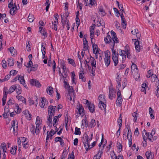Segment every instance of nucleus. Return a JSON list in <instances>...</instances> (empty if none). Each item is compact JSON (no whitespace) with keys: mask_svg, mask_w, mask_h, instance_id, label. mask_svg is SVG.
Wrapping results in <instances>:
<instances>
[{"mask_svg":"<svg viewBox=\"0 0 159 159\" xmlns=\"http://www.w3.org/2000/svg\"><path fill=\"white\" fill-rule=\"evenodd\" d=\"M56 107L50 105L48 107V125L49 126L51 124L52 126V117L54 115L55 111L56 110Z\"/></svg>","mask_w":159,"mask_h":159,"instance_id":"obj_2","label":"nucleus"},{"mask_svg":"<svg viewBox=\"0 0 159 159\" xmlns=\"http://www.w3.org/2000/svg\"><path fill=\"white\" fill-rule=\"evenodd\" d=\"M67 88H68V94H73V92H74V90L72 86H69V87Z\"/></svg>","mask_w":159,"mask_h":159,"instance_id":"obj_35","label":"nucleus"},{"mask_svg":"<svg viewBox=\"0 0 159 159\" xmlns=\"http://www.w3.org/2000/svg\"><path fill=\"white\" fill-rule=\"evenodd\" d=\"M96 125L95 120L93 119H92L90 122V123L89 125V127L91 128L94 127Z\"/></svg>","mask_w":159,"mask_h":159,"instance_id":"obj_41","label":"nucleus"},{"mask_svg":"<svg viewBox=\"0 0 159 159\" xmlns=\"http://www.w3.org/2000/svg\"><path fill=\"white\" fill-rule=\"evenodd\" d=\"M113 9L115 14V15L118 17H119L120 16V13L118 9L116 8H113Z\"/></svg>","mask_w":159,"mask_h":159,"instance_id":"obj_53","label":"nucleus"},{"mask_svg":"<svg viewBox=\"0 0 159 159\" xmlns=\"http://www.w3.org/2000/svg\"><path fill=\"white\" fill-rule=\"evenodd\" d=\"M2 66L3 67V68L4 69H5L7 67V64H6V61L4 60H2Z\"/></svg>","mask_w":159,"mask_h":159,"instance_id":"obj_61","label":"nucleus"},{"mask_svg":"<svg viewBox=\"0 0 159 159\" xmlns=\"http://www.w3.org/2000/svg\"><path fill=\"white\" fill-rule=\"evenodd\" d=\"M153 52L156 55L158 56L159 54V49L157 47H154L153 50Z\"/></svg>","mask_w":159,"mask_h":159,"instance_id":"obj_40","label":"nucleus"},{"mask_svg":"<svg viewBox=\"0 0 159 159\" xmlns=\"http://www.w3.org/2000/svg\"><path fill=\"white\" fill-rule=\"evenodd\" d=\"M83 48L84 50H87L89 47L88 43L86 38L83 39Z\"/></svg>","mask_w":159,"mask_h":159,"instance_id":"obj_16","label":"nucleus"},{"mask_svg":"<svg viewBox=\"0 0 159 159\" xmlns=\"http://www.w3.org/2000/svg\"><path fill=\"white\" fill-rule=\"evenodd\" d=\"M41 124H36V126L35 129V133L36 134H38L39 132V129H41V126L40 125Z\"/></svg>","mask_w":159,"mask_h":159,"instance_id":"obj_30","label":"nucleus"},{"mask_svg":"<svg viewBox=\"0 0 159 159\" xmlns=\"http://www.w3.org/2000/svg\"><path fill=\"white\" fill-rule=\"evenodd\" d=\"M68 16V15H67L65 18H64L63 17H62V16H61V21L63 26L65 25L66 24H68L69 23V21L67 20V18Z\"/></svg>","mask_w":159,"mask_h":159,"instance_id":"obj_12","label":"nucleus"},{"mask_svg":"<svg viewBox=\"0 0 159 159\" xmlns=\"http://www.w3.org/2000/svg\"><path fill=\"white\" fill-rule=\"evenodd\" d=\"M115 96V92L113 89L109 88V98L111 100L113 99V98Z\"/></svg>","mask_w":159,"mask_h":159,"instance_id":"obj_11","label":"nucleus"},{"mask_svg":"<svg viewBox=\"0 0 159 159\" xmlns=\"http://www.w3.org/2000/svg\"><path fill=\"white\" fill-rule=\"evenodd\" d=\"M104 41L106 44L111 43V36L108 34V33L107 34V36L104 38Z\"/></svg>","mask_w":159,"mask_h":159,"instance_id":"obj_13","label":"nucleus"},{"mask_svg":"<svg viewBox=\"0 0 159 159\" xmlns=\"http://www.w3.org/2000/svg\"><path fill=\"white\" fill-rule=\"evenodd\" d=\"M101 157V155L99 153H97L94 157L93 159H100Z\"/></svg>","mask_w":159,"mask_h":159,"instance_id":"obj_64","label":"nucleus"},{"mask_svg":"<svg viewBox=\"0 0 159 159\" xmlns=\"http://www.w3.org/2000/svg\"><path fill=\"white\" fill-rule=\"evenodd\" d=\"M80 129L75 127L74 134L75 135H80L81 134V132L80 131Z\"/></svg>","mask_w":159,"mask_h":159,"instance_id":"obj_48","label":"nucleus"},{"mask_svg":"<svg viewBox=\"0 0 159 159\" xmlns=\"http://www.w3.org/2000/svg\"><path fill=\"white\" fill-rule=\"evenodd\" d=\"M61 65L62 68L63 69V71L64 72H65L66 69V66L65 63L64 61L62 60L61 61Z\"/></svg>","mask_w":159,"mask_h":159,"instance_id":"obj_31","label":"nucleus"},{"mask_svg":"<svg viewBox=\"0 0 159 159\" xmlns=\"http://www.w3.org/2000/svg\"><path fill=\"white\" fill-rule=\"evenodd\" d=\"M151 80L152 82L156 81L157 84L156 85H159V80L156 75L152 74L151 75Z\"/></svg>","mask_w":159,"mask_h":159,"instance_id":"obj_10","label":"nucleus"},{"mask_svg":"<svg viewBox=\"0 0 159 159\" xmlns=\"http://www.w3.org/2000/svg\"><path fill=\"white\" fill-rule=\"evenodd\" d=\"M30 83L32 85L35 86L36 87L39 88L41 86L39 82L35 79L31 80L30 81Z\"/></svg>","mask_w":159,"mask_h":159,"instance_id":"obj_8","label":"nucleus"},{"mask_svg":"<svg viewBox=\"0 0 159 159\" xmlns=\"http://www.w3.org/2000/svg\"><path fill=\"white\" fill-rule=\"evenodd\" d=\"M119 54L122 56H124L125 55V51H124V50L119 49Z\"/></svg>","mask_w":159,"mask_h":159,"instance_id":"obj_60","label":"nucleus"},{"mask_svg":"<svg viewBox=\"0 0 159 159\" xmlns=\"http://www.w3.org/2000/svg\"><path fill=\"white\" fill-rule=\"evenodd\" d=\"M25 115V117L27 119L29 120H30L31 119V115L30 113H29V111L27 110H25L24 113Z\"/></svg>","mask_w":159,"mask_h":159,"instance_id":"obj_28","label":"nucleus"},{"mask_svg":"<svg viewBox=\"0 0 159 159\" xmlns=\"http://www.w3.org/2000/svg\"><path fill=\"white\" fill-rule=\"evenodd\" d=\"M99 100V102L98 103V105L100 108L102 110H104L106 112V102L104 98V96L103 95L99 96L98 98Z\"/></svg>","mask_w":159,"mask_h":159,"instance_id":"obj_4","label":"nucleus"},{"mask_svg":"<svg viewBox=\"0 0 159 159\" xmlns=\"http://www.w3.org/2000/svg\"><path fill=\"white\" fill-rule=\"evenodd\" d=\"M99 11L101 13V14L102 16H104L105 15V13L102 8L100 7L99 9Z\"/></svg>","mask_w":159,"mask_h":159,"instance_id":"obj_58","label":"nucleus"},{"mask_svg":"<svg viewBox=\"0 0 159 159\" xmlns=\"http://www.w3.org/2000/svg\"><path fill=\"white\" fill-rule=\"evenodd\" d=\"M93 136V133H91L90 135L89 136H88L86 133H85L83 136L82 142L84 144V146L86 149V153L93 147H94L96 144V142H93L92 143V146L90 147L89 142L92 140Z\"/></svg>","mask_w":159,"mask_h":159,"instance_id":"obj_1","label":"nucleus"},{"mask_svg":"<svg viewBox=\"0 0 159 159\" xmlns=\"http://www.w3.org/2000/svg\"><path fill=\"white\" fill-rule=\"evenodd\" d=\"M157 89L156 91V94L157 96V98H159V85H157Z\"/></svg>","mask_w":159,"mask_h":159,"instance_id":"obj_63","label":"nucleus"},{"mask_svg":"<svg viewBox=\"0 0 159 159\" xmlns=\"http://www.w3.org/2000/svg\"><path fill=\"white\" fill-rule=\"evenodd\" d=\"M9 111V109L8 108H6L5 107L4 108V112L3 114V116L4 118H6L7 117V114H8V112Z\"/></svg>","mask_w":159,"mask_h":159,"instance_id":"obj_39","label":"nucleus"},{"mask_svg":"<svg viewBox=\"0 0 159 159\" xmlns=\"http://www.w3.org/2000/svg\"><path fill=\"white\" fill-rule=\"evenodd\" d=\"M105 57L104 58V62L105 66L108 67L111 62V52L108 50L105 52Z\"/></svg>","mask_w":159,"mask_h":159,"instance_id":"obj_6","label":"nucleus"},{"mask_svg":"<svg viewBox=\"0 0 159 159\" xmlns=\"http://www.w3.org/2000/svg\"><path fill=\"white\" fill-rule=\"evenodd\" d=\"M23 140L24 139V141H22V145L24 148L25 149L27 148L29 146L28 143L26 142V138L25 137L22 138Z\"/></svg>","mask_w":159,"mask_h":159,"instance_id":"obj_23","label":"nucleus"},{"mask_svg":"<svg viewBox=\"0 0 159 159\" xmlns=\"http://www.w3.org/2000/svg\"><path fill=\"white\" fill-rule=\"evenodd\" d=\"M85 102L87 105L88 107V108L90 111L92 113H94L95 111L94 108V105L93 103H91L88 100H85Z\"/></svg>","mask_w":159,"mask_h":159,"instance_id":"obj_7","label":"nucleus"},{"mask_svg":"<svg viewBox=\"0 0 159 159\" xmlns=\"http://www.w3.org/2000/svg\"><path fill=\"white\" fill-rule=\"evenodd\" d=\"M17 80L20 81V84L23 85L25 88L28 89V87H27V86L25 82V80L24 79V74H23L22 76L20 75H18L11 80V82H14Z\"/></svg>","mask_w":159,"mask_h":159,"instance_id":"obj_5","label":"nucleus"},{"mask_svg":"<svg viewBox=\"0 0 159 159\" xmlns=\"http://www.w3.org/2000/svg\"><path fill=\"white\" fill-rule=\"evenodd\" d=\"M16 87V85H13L11 86L9 89L8 91H7V93H11L13 92Z\"/></svg>","mask_w":159,"mask_h":159,"instance_id":"obj_21","label":"nucleus"},{"mask_svg":"<svg viewBox=\"0 0 159 159\" xmlns=\"http://www.w3.org/2000/svg\"><path fill=\"white\" fill-rule=\"evenodd\" d=\"M123 99L122 97H117L116 102L117 103H118L120 106H121L122 102Z\"/></svg>","mask_w":159,"mask_h":159,"instance_id":"obj_38","label":"nucleus"},{"mask_svg":"<svg viewBox=\"0 0 159 159\" xmlns=\"http://www.w3.org/2000/svg\"><path fill=\"white\" fill-rule=\"evenodd\" d=\"M131 33L132 34L134 35L135 34L137 38V41H136L134 43V45L136 52H139L140 51V47L139 45V39H140V38L138 37L140 35L139 33L138 30L137 29H134V31L133 30L131 31Z\"/></svg>","mask_w":159,"mask_h":159,"instance_id":"obj_3","label":"nucleus"},{"mask_svg":"<svg viewBox=\"0 0 159 159\" xmlns=\"http://www.w3.org/2000/svg\"><path fill=\"white\" fill-rule=\"evenodd\" d=\"M16 98L18 100L21 101L22 102L26 104V99L24 97L21 95H18L16 96Z\"/></svg>","mask_w":159,"mask_h":159,"instance_id":"obj_20","label":"nucleus"},{"mask_svg":"<svg viewBox=\"0 0 159 159\" xmlns=\"http://www.w3.org/2000/svg\"><path fill=\"white\" fill-rule=\"evenodd\" d=\"M67 151L64 150L62 153V156L61 157V158L63 159H65L67 157Z\"/></svg>","mask_w":159,"mask_h":159,"instance_id":"obj_42","label":"nucleus"},{"mask_svg":"<svg viewBox=\"0 0 159 159\" xmlns=\"http://www.w3.org/2000/svg\"><path fill=\"white\" fill-rule=\"evenodd\" d=\"M38 67V65L37 64H35L32 66V67L30 71H28V72L30 73L32 71H34L36 70Z\"/></svg>","mask_w":159,"mask_h":159,"instance_id":"obj_34","label":"nucleus"},{"mask_svg":"<svg viewBox=\"0 0 159 159\" xmlns=\"http://www.w3.org/2000/svg\"><path fill=\"white\" fill-rule=\"evenodd\" d=\"M8 62V65L10 66H13L14 64V61L13 58L12 57H11L8 59L7 60Z\"/></svg>","mask_w":159,"mask_h":159,"instance_id":"obj_29","label":"nucleus"},{"mask_svg":"<svg viewBox=\"0 0 159 159\" xmlns=\"http://www.w3.org/2000/svg\"><path fill=\"white\" fill-rule=\"evenodd\" d=\"M8 50L10 52L12 56L15 55L16 54V50L13 47H11L9 48Z\"/></svg>","mask_w":159,"mask_h":159,"instance_id":"obj_26","label":"nucleus"},{"mask_svg":"<svg viewBox=\"0 0 159 159\" xmlns=\"http://www.w3.org/2000/svg\"><path fill=\"white\" fill-rule=\"evenodd\" d=\"M17 146H15L12 148L10 150V152L11 154H16V151L17 150Z\"/></svg>","mask_w":159,"mask_h":159,"instance_id":"obj_43","label":"nucleus"},{"mask_svg":"<svg viewBox=\"0 0 159 159\" xmlns=\"http://www.w3.org/2000/svg\"><path fill=\"white\" fill-rule=\"evenodd\" d=\"M111 46L112 47V48H111L112 53V57L116 56V51L114 49V47L115 46L114 43Z\"/></svg>","mask_w":159,"mask_h":159,"instance_id":"obj_46","label":"nucleus"},{"mask_svg":"<svg viewBox=\"0 0 159 159\" xmlns=\"http://www.w3.org/2000/svg\"><path fill=\"white\" fill-rule=\"evenodd\" d=\"M34 19V16L33 15L29 14L28 16V20L30 22H32Z\"/></svg>","mask_w":159,"mask_h":159,"instance_id":"obj_36","label":"nucleus"},{"mask_svg":"<svg viewBox=\"0 0 159 159\" xmlns=\"http://www.w3.org/2000/svg\"><path fill=\"white\" fill-rule=\"evenodd\" d=\"M39 30L41 33V34L46 37H47V33L45 31L44 29L42 27H39Z\"/></svg>","mask_w":159,"mask_h":159,"instance_id":"obj_25","label":"nucleus"},{"mask_svg":"<svg viewBox=\"0 0 159 159\" xmlns=\"http://www.w3.org/2000/svg\"><path fill=\"white\" fill-rule=\"evenodd\" d=\"M68 61L69 63L71 64L73 66H75V63L74 61L71 58H68Z\"/></svg>","mask_w":159,"mask_h":159,"instance_id":"obj_57","label":"nucleus"},{"mask_svg":"<svg viewBox=\"0 0 159 159\" xmlns=\"http://www.w3.org/2000/svg\"><path fill=\"white\" fill-rule=\"evenodd\" d=\"M92 46L93 52L94 53H95V52H96V51H98V46L96 44L93 43V44Z\"/></svg>","mask_w":159,"mask_h":159,"instance_id":"obj_45","label":"nucleus"},{"mask_svg":"<svg viewBox=\"0 0 159 159\" xmlns=\"http://www.w3.org/2000/svg\"><path fill=\"white\" fill-rule=\"evenodd\" d=\"M127 138L128 139H132V134L131 132L130 129H127Z\"/></svg>","mask_w":159,"mask_h":159,"instance_id":"obj_33","label":"nucleus"},{"mask_svg":"<svg viewBox=\"0 0 159 159\" xmlns=\"http://www.w3.org/2000/svg\"><path fill=\"white\" fill-rule=\"evenodd\" d=\"M17 72L18 71L16 70H12L10 71V74L11 75L14 76L15 75H16L17 74Z\"/></svg>","mask_w":159,"mask_h":159,"instance_id":"obj_59","label":"nucleus"},{"mask_svg":"<svg viewBox=\"0 0 159 159\" xmlns=\"http://www.w3.org/2000/svg\"><path fill=\"white\" fill-rule=\"evenodd\" d=\"M119 125V127L120 128H121V127L122 126V118L121 117H120L117 121Z\"/></svg>","mask_w":159,"mask_h":159,"instance_id":"obj_52","label":"nucleus"},{"mask_svg":"<svg viewBox=\"0 0 159 159\" xmlns=\"http://www.w3.org/2000/svg\"><path fill=\"white\" fill-rule=\"evenodd\" d=\"M18 126L17 125H16V127H11V130L12 129V131L13 132V134L15 135L16 134L15 133H16V132L18 130Z\"/></svg>","mask_w":159,"mask_h":159,"instance_id":"obj_51","label":"nucleus"},{"mask_svg":"<svg viewBox=\"0 0 159 159\" xmlns=\"http://www.w3.org/2000/svg\"><path fill=\"white\" fill-rule=\"evenodd\" d=\"M30 46V41H27V42L26 43V47L28 51H30L31 50Z\"/></svg>","mask_w":159,"mask_h":159,"instance_id":"obj_55","label":"nucleus"},{"mask_svg":"<svg viewBox=\"0 0 159 159\" xmlns=\"http://www.w3.org/2000/svg\"><path fill=\"white\" fill-rule=\"evenodd\" d=\"M90 61L92 67H94L95 68H96V61L95 60L94 58L91 55L90 56Z\"/></svg>","mask_w":159,"mask_h":159,"instance_id":"obj_15","label":"nucleus"},{"mask_svg":"<svg viewBox=\"0 0 159 159\" xmlns=\"http://www.w3.org/2000/svg\"><path fill=\"white\" fill-rule=\"evenodd\" d=\"M94 36V29H92L90 30V38L91 39H93Z\"/></svg>","mask_w":159,"mask_h":159,"instance_id":"obj_56","label":"nucleus"},{"mask_svg":"<svg viewBox=\"0 0 159 159\" xmlns=\"http://www.w3.org/2000/svg\"><path fill=\"white\" fill-rule=\"evenodd\" d=\"M111 46H112V45L114 43V44L115 46V43H119L118 39L117 38L116 36L113 38H111Z\"/></svg>","mask_w":159,"mask_h":159,"instance_id":"obj_27","label":"nucleus"},{"mask_svg":"<svg viewBox=\"0 0 159 159\" xmlns=\"http://www.w3.org/2000/svg\"><path fill=\"white\" fill-rule=\"evenodd\" d=\"M52 65L53 73V74L54 75L55 73V69L56 68V64L55 61L54 60H53Z\"/></svg>","mask_w":159,"mask_h":159,"instance_id":"obj_49","label":"nucleus"},{"mask_svg":"<svg viewBox=\"0 0 159 159\" xmlns=\"http://www.w3.org/2000/svg\"><path fill=\"white\" fill-rule=\"evenodd\" d=\"M84 71L83 70L80 72L79 74V78L81 79V80L84 82L86 81V78L84 75Z\"/></svg>","mask_w":159,"mask_h":159,"instance_id":"obj_18","label":"nucleus"},{"mask_svg":"<svg viewBox=\"0 0 159 159\" xmlns=\"http://www.w3.org/2000/svg\"><path fill=\"white\" fill-rule=\"evenodd\" d=\"M48 101L47 99L45 98L44 97L42 98V101L39 103V105L40 107L42 108H45V104H46Z\"/></svg>","mask_w":159,"mask_h":159,"instance_id":"obj_14","label":"nucleus"},{"mask_svg":"<svg viewBox=\"0 0 159 159\" xmlns=\"http://www.w3.org/2000/svg\"><path fill=\"white\" fill-rule=\"evenodd\" d=\"M145 155L147 159H153L154 157V153L150 151H148L146 152Z\"/></svg>","mask_w":159,"mask_h":159,"instance_id":"obj_9","label":"nucleus"},{"mask_svg":"<svg viewBox=\"0 0 159 159\" xmlns=\"http://www.w3.org/2000/svg\"><path fill=\"white\" fill-rule=\"evenodd\" d=\"M18 121L16 120H13L11 123L12 127H16V125H18Z\"/></svg>","mask_w":159,"mask_h":159,"instance_id":"obj_50","label":"nucleus"},{"mask_svg":"<svg viewBox=\"0 0 159 159\" xmlns=\"http://www.w3.org/2000/svg\"><path fill=\"white\" fill-rule=\"evenodd\" d=\"M16 109H17L16 111H15V113H20L21 112V109L19 107V106L17 104H16Z\"/></svg>","mask_w":159,"mask_h":159,"instance_id":"obj_54","label":"nucleus"},{"mask_svg":"<svg viewBox=\"0 0 159 159\" xmlns=\"http://www.w3.org/2000/svg\"><path fill=\"white\" fill-rule=\"evenodd\" d=\"M131 69L132 73H133V72H135L136 73L138 72V68L137 67L136 65L134 63H132V66H131Z\"/></svg>","mask_w":159,"mask_h":159,"instance_id":"obj_19","label":"nucleus"},{"mask_svg":"<svg viewBox=\"0 0 159 159\" xmlns=\"http://www.w3.org/2000/svg\"><path fill=\"white\" fill-rule=\"evenodd\" d=\"M47 93L49 95H52L53 92V88L51 86H49L46 89Z\"/></svg>","mask_w":159,"mask_h":159,"instance_id":"obj_22","label":"nucleus"},{"mask_svg":"<svg viewBox=\"0 0 159 159\" xmlns=\"http://www.w3.org/2000/svg\"><path fill=\"white\" fill-rule=\"evenodd\" d=\"M77 109L78 110L79 114L81 115H82L83 116L84 114V109L82 106L81 105H79V106L78 107Z\"/></svg>","mask_w":159,"mask_h":159,"instance_id":"obj_17","label":"nucleus"},{"mask_svg":"<svg viewBox=\"0 0 159 159\" xmlns=\"http://www.w3.org/2000/svg\"><path fill=\"white\" fill-rule=\"evenodd\" d=\"M1 147L2 149L3 152H6V145L5 143H2L1 145Z\"/></svg>","mask_w":159,"mask_h":159,"instance_id":"obj_37","label":"nucleus"},{"mask_svg":"<svg viewBox=\"0 0 159 159\" xmlns=\"http://www.w3.org/2000/svg\"><path fill=\"white\" fill-rule=\"evenodd\" d=\"M15 8V7H14L11 8L10 10V13L11 15L13 16L16 14Z\"/></svg>","mask_w":159,"mask_h":159,"instance_id":"obj_47","label":"nucleus"},{"mask_svg":"<svg viewBox=\"0 0 159 159\" xmlns=\"http://www.w3.org/2000/svg\"><path fill=\"white\" fill-rule=\"evenodd\" d=\"M18 95L20 94L22 92V89L18 84H16V87L15 89Z\"/></svg>","mask_w":159,"mask_h":159,"instance_id":"obj_24","label":"nucleus"},{"mask_svg":"<svg viewBox=\"0 0 159 159\" xmlns=\"http://www.w3.org/2000/svg\"><path fill=\"white\" fill-rule=\"evenodd\" d=\"M112 58L114 63V65L116 66L117 65L118 63V57L116 56H115L112 57Z\"/></svg>","mask_w":159,"mask_h":159,"instance_id":"obj_32","label":"nucleus"},{"mask_svg":"<svg viewBox=\"0 0 159 159\" xmlns=\"http://www.w3.org/2000/svg\"><path fill=\"white\" fill-rule=\"evenodd\" d=\"M3 93V95L2 98V100L6 101L7 95L8 93H7L6 90L5 89V88H4Z\"/></svg>","mask_w":159,"mask_h":159,"instance_id":"obj_44","label":"nucleus"},{"mask_svg":"<svg viewBox=\"0 0 159 159\" xmlns=\"http://www.w3.org/2000/svg\"><path fill=\"white\" fill-rule=\"evenodd\" d=\"M74 152L72 151L71 153L69 154V157L67 159H74Z\"/></svg>","mask_w":159,"mask_h":159,"instance_id":"obj_62","label":"nucleus"}]
</instances>
